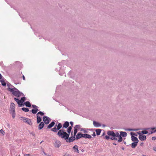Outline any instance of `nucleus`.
<instances>
[{
    "label": "nucleus",
    "mask_w": 156,
    "mask_h": 156,
    "mask_svg": "<svg viewBox=\"0 0 156 156\" xmlns=\"http://www.w3.org/2000/svg\"><path fill=\"white\" fill-rule=\"evenodd\" d=\"M57 135L61 138L66 140L67 143H71L73 142V136H72L69 137V134L65 132L63 129H61L59 130Z\"/></svg>",
    "instance_id": "1"
},
{
    "label": "nucleus",
    "mask_w": 156,
    "mask_h": 156,
    "mask_svg": "<svg viewBox=\"0 0 156 156\" xmlns=\"http://www.w3.org/2000/svg\"><path fill=\"white\" fill-rule=\"evenodd\" d=\"M8 89L9 91L12 93V94L13 95L17 97H19L21 96H23L24 95L23 94L22 92L20 91L16 87L13 88L9 87L8 88Z\"/></svg>",
    "instance_id": "2"
},
{
    "label": "nucleus",
    "mask_w": 156,
    "mask_h": 156,
    "mask_svg": "<svg viewBox=\"0 0 156 156\" xmlns=\"http://www.w3.org/2000/svg\"><path fill=\"white\" fill-rule=\"evenodd\" d=\"M137 133L139 135V138L140 140L143 141L146 140V136L145 135L142 134L140 132H138Z\"/></svg>",
    "instance_id": "3"
},
{
    "label": "nucleus",
    "mask_w": 156,
    "mask_h": 156,
    "mask_svg": "<svg viewBox=\"0 0 156 156\" xmlns=\"http://www.w3.org/2000/svg\"><path fill=\"white\" fill-rule=\"evenodd\" d=\"M43 119L44 122V123H45L46 124H48L50 121V118L46 116L43 117Z\"/></svg>",
    "instance_id": "4"
},
{
    "label": "nucleus",
    "mask_w": 156,
    "mask_h": 156,
    "mask_svg": "<svg viewBox=\"0 0 156 156\" xmlns=\"http://www.w3.org/2000/svg\"><path fill=\"white\" fill-rule=\"evenodd\" d=\"M61 142L58 140H56L54 143V146L55 147L58 148L61 145Z\"/></svg>",
    "instance_id": "5"
},
{
    "label": "nucleus",
    "mask_w": 156,
    "mask_h": 156,
    "mask_svg": "<svg viewBox=\"0 0 156 156\" xmlns=\"http://www.w3.org/2000/svg\"><path fill=\"white\" fill-rule=\"evenodd\" d=\"M107 134L109 136H112V137H115V133L113 131H108Z\"/></svg>",
    "instance_id": "6"
},
{
    "label": "nucleus",
    "mask_w": 156,
    "mask_h": 156,
    "mask_svg": "<svg viewBox=\"0 0 156 156\" xmlns=\"http://www.w3.org/2000/svg\"><path fill=\"white\" fill-rule=\"evenodd\" d=\"M93 124L94 126L96 127H99L101 126V124L100 123L95 121H93Z\"/></svg>",
    "instance_id": "7"
},
{
    "label": "nucleus",
    "mask_w": 156,
    "mask_h": 156,
    "mask_svg": "<svg viewBox=\"0 0 156 156\" xmlns=\"http://www.w3.org/2000/svg\"><path fill=\"white\" fill-rule=\"evenodd\" d=\"M15 105L13 103H11L10 105V109L13 112L15 111Z\"/></svg>",
    "instance_id": "8"
},
{
    "label": "nucleus",
    "mask_w": 156,
    "mask_h": 156,
    "mask_svg": "<svg viewBox=\"0 0 156 156\" xmlns=\"http://www.w3.org/2000/svg\"><path fill=\"white\" fill-rule=\"evenodd\" d=\"M44 126V123L43 122H41L40 123L38 126V129L41 130L42 129Z\"/></svg>",
    "instance_id": "9"
},
{
    "label": "nucleus",
    "mask_w": 156,
    "mask_h": 156,
    "mask_svg": "<svg viewBox=\"0 0 156 156\" xmlns=\"http://www.w3.org/2000/svg\"><path fill=\"white\" fill-rule=\"evenodd\" d=\"M69 122L68 121H66L63 124L62 128H67L69 127Z\"/></svg>",
    "instance_id": "10"
},
{
    "label": "nucleus",
    "mask_w": 156,
    "mask_h": 156,
    "mask_svg": "<svg viewBox=\"0 0 156 156\" xmlns=\"http://www.w3.org/2000/svg\"><path fill=\"white\" fill-rule=\"evenodd\" d=\"M131 140L133 141L138 143L139 140L138 138L135 136H131Z\"/></svg>",
    "instance_id": "11"
},
{
    "label": "nucleus",
    "mask_w": 156,
    "mask_h": 156,
    "mask_svg": "<svg viewBox=\"0 0 156 156\" xmlns=\"http://www.w3.org/2000/svg\"><path fill=\"white\" fill-rule=\"evenodd\" d=\"M55 124V122L52 121L47 126V128L48 129H51L54 125Z\"/></svg>",
    "instance_id": "12"
},
{
    "label": "nucleus",
    "mask_w": 156,
    "mask_h": 156,
    "mask_svg": "<svg viewBox=\"0 0 156 156\" xmlns=\"http://www.w3.org/2000/svg\"><path fill=\"white\" fill-rule=\"evenodd\" d=\"M94 129H84V130L83 131V132L84 133H87L88 132V130L91 131H94Z\"/></svg>",
    "instance_id": "13"
},
{
    "label": "nucleus",
    "mask_w": 156,
    "mask_h": 156,
    "mask_svg": "<svg viewBox=\"0 0 156 156\" xmlns=\"http://www.w3.org/2000/svg\"><path fill=\"white\" fill-rule=\"evenodd\" d=\"M73 148L75 152H77V153H79V151L78 149V146L77 145H74L73 147Z\"/></svg>",
    "instance_id": "14"
},
{
    "label": "nucleus",
    "mask_w": 156,
    "mask_h": 156,
    "mask_svg": "<svg viewBox=\"0 0 156 156\" xmlns=\"http://www.w3.org/2000/svg\"><path fill=\"white\" fill-rule=\"evenodd\" d=\"M121 136L122 137H126L127 136V133L126 132L121 131L120 132Z\"/></svg>",
    "instance_id": "15"
},
{
    "label": "nucleus",
    "mask_w": 156,
    "mask_h": 156,
    "mask_svg": "<svg viewBox=\"0 0 156 156\" xmlns=\"http://www.w3.org/2000/svg\"><path fill=\"white\" fill-rule=\"evenodd\" d=\"M81 133L79 132L77 135L76 136V140H78L80 138H81Z\"/></svg>",
    "instance_id": "16"
},
{
    "label": "nucleus",
    "mask_w": 156,
    "mask_h": 156,
    "mask_svg": "<svg viewBox=\"0 0 156 156\" xmlns=\"http://www.w3.org/2000/svg\"><path fill=\"white\" fill-rule=\"evenodd\" d=\"M24 104L27 107H30L31 106L30 103L28 101L25 102Z\"/></svg>",
    "instance_id": "17"
},
{
    "label": "nucleus",
    "mask_w": 156,
    "mask_h": 156,
    "mask_svg": "<svg viewBox=\"0 0 156 156\" xmlns=\"http://www.w3.org/2000/svg\"><path fill=\"white\" fill-rule=\"evenodd\" d=\"M37 123H39L41 121L42 119L40 117V116L39 115H37Z\"/></svg>",
    "instance_id": "18"
},
{
    "label": "nucleus",
    "mask_w": 156,
    "mask_h": 156,
    "mask_svg": "<svg viewBox=\"0 0 156 156\" xmlns=\"http://www.w3.org/2000/svg\"><path fill=\"white\" fill-rule=\"evenodd\" d=\"M101 130L100 129H96L95 130V131L96 133V134L97 136H98L100 135L101 132Z\"/></svg>",
    "instance_id": "19"
},
{
    "label": "nucleus",
    "mask_w": 156,
    "mask_h": 156,
    "mask_svg": "<svg viewBox=\"0 0 156 156\" xmlns=\"http://www.w3.org/2000/svg\"><path fill=\"white\" fill-rule=\"evenodd\" d=\"M38 111V109H33L31 110L30 111L32 112L33 114H35Z\"/></svg>",
    "instance_id": "20"
},
{
    "label": "nucleus",
    "mask_w": 156,
    "mask_h": 156,
    "mask_svg": "<svg viewBox=\"0 0 156 156\" xmlns=\"http://www.w3.org/2000/svg\"><path fill=\"white\" fill-rule=\"evenodd\" d=\"M138 143L136 142H134L131 144V147L133 148H134L137 145Z\"/></svg>",
    "instance_id": "21"
},
{
    "label": "nucleus",
    "mask_w": 156,
    "mask_h": 156,
    "mask_svg": "<svg viewBox=\"0 0 156 156\" xmlns=\"http://www.w3.org/2000/svg\"><path fill=\"white\" fill-rule=\"evenodd\" d=\"M57 125H56L52 129H51V131H52L55 132H57L58 131V130L57 129V128H56Z\"/></svg>",
    "instance_id": "22"
},
{
    "label": "nucleus",
    "mask_w": 156,
    "mask_h": 156,
    "mask_svg": "<svg viewBox=\"0 0 156 156\" xmlns=\"http://www.w3.org/2000/svg\"><path fill=\"white\" fill-rule=\"evenodd\" d=\"M81 126L80 125H76L74 127V129H76V130H77L78 131V130H80V128Z\"/></svg>",
    "instance_id": "23"
},
{
    "label": "nucleus",
    "mask_w": 156,
    "mask_h": 156,
    "mask_svg": "<svg viewBox=\"0 0 156 156\" xmlns=\"http://www.w3.org/2000/svg\"><path fill=\"white\" fill-rule=\"evenodd\" d=\"M62 127V125L61 123H59L57 127V129L58 130H60V129Z\"/></svg>",
    "instance_id": "24"
},
{
    "label": "nucleus",
    "mask_w": 156,
    "mask_h": 156,
    "mask_svg": "<svg viewBox=\"0 0 156 156\" xmlns=\"http://www.w3.org/2000/svg\"><path fill=\"white\" fill-rule=\"evenodd\" d=\"M72 129V126H70L69 127H68V128L67 129V133H68L69 134L70 133Z\"/></svg>",
    "instance_id": "25"
},
{
    "label": "nucleus",
    "mask_w": 156,
    "mask_h": 156,
    "mask_svg": "<svg viewBox=\"0 0 156 156\" xmlns=\"http://www.w3.org/2000/svg\"><path fill=\"white\" fill-rule=\"evenodd\" d=\"M26 123H27L30 125H31L32 124V122L31 120L30 119H28L26 121Z\"/></svg>",
    "instance_id": "26"
},
{
    "label": "nucleus",
    "mask_w": 156,
    "mask_h": 156,
    "mask_svg": "<svg viewBox=\"0 0 156 156\" xmlns=\"http://www.w3.org/2000/svg\"><path fill=\"white\" fill-rule=\"evenodd\" d=\"M22 110L25 112H28L29 111V110L28 108L23 107L22 108Z\"/></svg>",
    "instance_id": "27"
},
{
    "label": "nucleus",
    "mask_w": 156,
    "mask_h": 156,
    "mask_svg": "<svg viewBox=\"0 0 156 156\" xmlns=\"http://www.w3.org/2000/svg\"><path fill=\"white\" fill-rule=\"evenodd\" d=\"M1 82L2 85L4 86H5L6 85V83L3 80H2L0 81Z\"/></svg>",
    "instance_id": "28"
},
{
    "label": "nucleus",
    "mask_w": 156,
    "mask_h": 156,
    "mask_svg": "<svg viewBox=\"0 0 156 156\" xmlns=\"http://www.w3.org/2000/svg\"><path fill=\"white\" fill-rule=\"evenodd\" d=\"M40 115L41 116H42L44 115V114L43 112H42L41 111H40V112H38L37 113V115Z\"/></svg>",
    "instance_id": "29"
},
{
    "label": "nucleus",
    "mask_w": 156,
    "mask_h": 156,
    "mask_svg": "<svg viewBox=\"0 0 156 156\" xmlns=\"http://www.w3.org/2000/svg\"><path fill=\"white\" fill-rule=\"evenodd\" d=\"M17 104L20 106H22L23 105V102L19 100L18 101H17Z\"/></svg>",
    "instance_id": "30"
},
{
    "label": "nucleus",
    "mask_w": 156,
    "mask_h": 156,
    "mask_svg": "<svg viewBox=\"0 0 156 156\" xmlns=\"http://www.w3.org/2000/svg\"><path fill=\"white\" fill-rule=\"evenodd\" d=\"M28 119L23 117H22L20 118V119L21 120H23L24 122H26V121Z\"/></svg>",
    "instance_id": "31"
},
{
    "label": "nucleus",
    "mask_w": 156,
    "mask_h": 156,
    "mask_svg": "<svg viewBox=\"0 0 156 156\" xmlns=\"http://www.w3.org/2000/svg\"><path fill=\"white\" fill-rule=\"evenodd\" d=\"M125 130H126V131H136V130H138V129H133L128 128V129H125Z\"/></svg>",
    "instance_id": "32"
},
{
    "label": "nucleus",
    "mask_w": 156,
    "mask_h": 156,
    "mask_svg": "<svg viewBox=\"0 0 156 156\" xmlns=\"http://www.w3.org/2000/svg\"><path fill=\"white\" fill-rule=\"evenodd\" d=\"M91 138L92 136L90 135L86 134V136L85 138L91 139Z\"/></svg>",
    "instance_id": "33"
},
{
    "label": "nucleus",
    "mask_w": 156,
    "mask_h": 156,
    "mask_svg": "<svg viewBox=\"0 0 156 156\" xmlns=\"http://www.w3.org/2000/svg\"><path fill=\"white\" fill-rule=\"evenodd\" d=\"M148 133V132L146 130H143L141 131V133L143 134H147Z\"/></svg>",
    "instance_id": "34"
},
{
    "label": "nucleus",
    "mask_w": 156,
    "mask_h": 156,
    "mask_svg": "<svg viewBox=\"0 0 156 156\" xmlns=\"http://www.w3.org/2000/svg\"><path fill=\"white\" fill-rule=\"evenodd\" d=\"M118 138H119V139L118 141V142H121L122 141V136H120L119 137H118Z\"/></svg>",
    "instance_id": "35"
},
{
    "label": "nucleus",
    "mask_w": 156,
    "mask_h": 156,
    "mask_svg": "<svg viewBox=\"0 0 156 156\" xmlns=\"http://www.w3.org/2000/svg\"><path fill=\"white\" fill-rule=\"evenodd\" d=\"M115 137H118L119 136H121L120 134H119V133L118 132H116L115 133Z\"/></svg>",
    "instance_id": "36"
},
{
    "label": "nucleus",
    "mask_w": 156,
    "mask_h": 156,
    "mask_svg": "<svg viewBox=\"0 0 156 156\" xmlns=\"http://www.w3.org/2000/svg\"><path fill=\"white\" fill-rule=\"evenodd\" d=\"M130 134L131 135V136H137V135L134 132H131L130 133Z\"/></svg>",
    "instance_id": "37"
},
{
    "label": "nucleus",
    "mask_w": 156,
    "mask_h": 156,
    "mask_svg": "<svg viewBox=\"0 0 156 156\" xmlns=\"http://www.w3.org/2000/svg\"><path fill=\"white\" fill-rule=\"evenodd\" d=\"M26 100V98L25 97H22V98H21V99L20 100V101H21L23 103V102H24Z\"/></svg>",
    "instance_id": "38"
},
{
    "label": "nucleus",
    "mask_w": 156,
    "mask_h": 156,
    "mask_svg": "<svg viewBox=\"0 0 156 156\" xmlns=\"http://www.w3.org/2000/svg\"><path fill=\"white\" fill-rule=\"evenodd\" d=\"M110 139L111 140H118L117 138L115 137H110Z\"/></svg>",
    "instance_id": "39"
},
{
    "label": "nucleus",
    "mask_w": 156,
    "mask_h": 156,
    "mask_svg": "<svg viewBox=\"0 0 156 156\" xmlns=\"http://www.w3.org/2000/svg\"><path fill=\"white\" fill-rule=\"evenodd\" d=\"M78 132V130H76V129H74V133H73V135L74 136H75L76 133H77Z\"/></svg>",
    "instance_id": "40"
},
{
    "label": "nucleus",
    "mask_w": 156,
    "mask_h": 156,
    "mask_svg": "<svg viewBox=\"0 0 156 156\" xmlns=\"http://www.w3.org/2000/svg\"><path fill=\"white\" fill-rule=\"evenodd\" d=\"M32 108H33L34 109H37V108L38 107L36 105H32Z\"/></svg>",
    "instance_id": "41"
},
{
    "label": "nucleus",
    "mask_w": 156,
    "mask_h": 156,
    "mask_svg": "<svg viewBox=\"0 0 156 156\" xmlns=\"http://www.w3.org/2000/svg\"><path fill=\"white\" fill-rule=\"evenodd\" d=\"M86 135V134H82L81 133V136L82 137H83V138H85Z\"/></svg>",
    "instance_id": "42"
},
{
    "label": "nucleus",
    "mask_w": 156,
    "mask_h": 156,
    "mask_svg": "<svg viewBox=\"0 0 156 156\" xmlns=\"http://www.w3.org/2000/svg\"><path fill=\"white\" fill-rule=\"evenodd\" d=\"M0 133L3 134H4V133H5V132L2 129H1L0 130Z\"/></svg>",
    "instance_id": "43"
},
{
    "label": "nucleus",
    "mask_w": 156,
    "mask_h": 156,
    "mask_svg": "<svg viewBox=\"0 0 156 156\" xmlns=\"http://www.w3.org/2000/svg\"><path fill=\"white\" fill-rule=\"evenodd\" d=\"M105 138L106 140H108L110 138V137L108 136H105Z\"/></svg>",
    "instance_id": "44"
},
{
    "label": "nucleus",
    "mask_w": 156,
    "mask_h": 156,
    "mask_svg": "<svg viewBox=\"0 0 156 156\" xmlns=\"http://www.w3.org/2000/svg\"><path fill=\"white\" fill-rule=\"evenodd\" d=\"M75 136H74V135H73V138H72V140H73V142L75 140H76V137H75Z\"/></svg>",
    "instance_id": "45"
},
{
    "label": "nucleus",
    "mask_w": 156,
    "mask_h": 156,
    "mask_svg": "<svg viewBox=\"0 0 156 156\" xmlns=\"http://www.w3.org/2000/svg\"><path fill=\"white\" fill-rule=\"evenodd\" d=\"M156 139V137L155 136H153L152 138V140H155Z\"/></svg>",
    "instance_id": "46"
},
{
    "label": "nucleus",
    "mask_w": 156,
    "mask_h": 156,
    "mask_svg": "<svg viewBox=\"0 0 156 156\" xmlns=\"http://www.w3.org/2000/svg\"><path fill=\"white\" fill-rule=\"evenodd\" d=\"M84 128H80V131H81L83 132V131L84 130Z\"/></svg>",
    "instance_id": "47"
},
{
    "label": "nucleus",
    "mask_w": 156,
    "mask_h": 156,
    "mask_svg": "<svg viewBox=\"0 0 156 156\" xmlns=\"http://www.w3.org/2000/svg\"><path fill=\"white\" fill-rule=\"evenodd\" d=\"M7 86H8V87H10V86H11V85L10 83H7Z\"/></svg>",
    "instance_id": "48"
},
{
    "label": "nucleus",
    "mask_w": 156,
    "mask_h": 156,
    "mask_svg": "<svg viewBox=\"0 0 156 156\" xmlns=\"http://www.w3.org/2000/svg\"><path fill=\"white\" fill-rule=\"evenodd\" d=\"M93 136H96V134L94 132L93 133V134L92 135Z\"/></svg>",
    "instance_id": "49"
},
{
    "label": "nucleus",
    "mask_w": 156,
    "mask_h": 156,
    "mask_svg": "<svg viewBox=\"0 0 156 156\" xmlns=\"http://www.w3.org/2000/svg\"><path fill=\"white\" fill-rule=\"evenodd\" d=\"M14 99L15 100V101L17 102L19 100L18 99L16 98H14Z\"/></svg>",
    "instance_id": "50"
},
{
    "label": "nucleus",
    "mask_w": 156,
    "mask_h": 156,
    "mask_svg": "<svg viewBox=\"0 0 156 156\" xmlns=\"http://www.w3.org/2000/svg\"><path fill=\"white\" fill-rule=\"evenodd\" d=\"M70 123L72 126H73V122H70Z\"/></svg>",
    "instance_id": "51"
},
{
    "label": "nucleus",
    "mask_w": 156,
    "mask_h": 156,
    "mask_svg": "<svg viewBox=\"0 0 156 156\" xmlns=\"http://www.w3.org/2000/svg\"><path fill=\"white\" fill-rule=\"evenodd\" d=\"M24 156H30V155L29 154H24Z\"/></svg>",
    "instance_id": "52"
},
{
    "label": "nucleus",
    "mask_w": 156,
    "mask_h": 156,
    "mask_svg": "<svg viewBox=\"0 0 156 156\" xmlns=\"http://www.w3.org/2000/svg\"><path fill=\"white\" fill-rule=\"evenodd\" d=\"M64 156H70V155L69 154H65Z\"/></svg>",
    "instance_id": "53"
},
{
    "label": "nucleus",
    "mask_w": 156,
    "mask_h": 156,
    "mask_svg": "<svg viewBox=\"0 0 156 156\" xmlns=\"http://www.w3.org/2000/svg\"><path fill=\"white\" fill-rule=\"evenodd\" d=\"M15 113V112H12V117L13 118H14L15 117V115H14V114Z\"/></svg>",
    "instance_id": "54"
},
{
    "label": "nucleus",
    "mask_w": 156,
    "mask_h": 156,
    "mask_svg": "<svg viewBox=\"0 0 156 156\" xmlns=\"http://www.w3.org/2000/svg\"><path fill=\"white\" fill-rule=\"evenodd\" d=\"M153 149L154 151H156V147H153Z\"/></svg>",
    "instance_id": "55"
},
{
    "label": "nucleus",
    "mask_w": 156,
    "mask_h": 156,
    "mask_svg": "<svg viewBox=\"0 0 156 156\" xmlns=\"http://www.w3.org/2000/svg\"><path fill=\"white\" fill-rule=\"evenodd\" d=\"M105 132H104L102 134V136H105Z\"/></svg>",
    "instance_id": "56"
},
{
    "label": "nucleus",
    "mask_w": 156,
    "mask_h": 156,
    "mask_svg": "<svg viewBox=\"0 0 156 156\" xmlns=\"http://www.w3.org/2000/svg\"><path fill=\"white\" fill-rule=\"evenodd\" d=\"M10 88H13L15 87H14L12 85H11V86H10Z\"/></svg>",
    "instance_id": "57"
},
{
    "label": "nucleus",
    "mask_w": 156,
    "mask_h": 156,
    "mask_svg": "<svg viewBox=\"0 0 156 156\" xmlns=\"http://www.w3.org/2000/svg\"><path fill=\"white\" fill-rule=\"evenodd\" d=\"M155 128L154 127H152L151 128V129L152 130H154L155 129Z\"/></svg>",
    "instance_id": "58"
},
{
    "label": "nucleus",
    "mask_w": 156,
    "mask_h": 156,
    "mask_svg": "<svg viewBox=\"0 0 156 156\" xmlns=\"http://www.w3.org/2000/svg\"><path fill=\"white\" fill-rule=\"evenodd\" d=\"M23 80H25V77L24 75L23 76Z\"/></svg>",
    "instance_id": "59"
},
{
    "label": "nucleus",
    "mask_w": 156,
    "mask_h": 156,
    "mask_svg": "<svg viewBox=\"0 0 156 156\" xmlns=\"http://www.w3.org/2000/svg\"><path fill=\"white\" fill-rule=\"evenodd\" d=\"M150 129H151V128H147L145 129V130H149Z\"/></svg>",
    "instance_id": "60"
},
{
    "label": "nucleus",
    "mask_w": 156,
    "mask_h": 156,
    "mask_svg": "<svg viewBox=\"0 0 156 156\" xmlns=\"http://www.w3.org/2000/svg\"><path fill=\"white\" fill-rule=\"evenodd\" d=\"M152 133H153L152 132V131H151V132L149 133V134L150 135V134H152Z\"/></svg>",
    "instance_id": "61"
},
{
    "label": "nucleus",
    "mask_w": 156,
    "mask_h": 156,
    "mask_svg": "<svg viewBox=\"0 0 156 156\" xmlns=\"http://www.w3.org/2000/svg\"><path fill=\"white\" fill-rule=\"evenodd\" d=\"M156 132V129L155 130H154L152 131V132L153 133H154Z\"/></svg>",
    "instance_id": "62"
},
{
    "label": "nucleus",
    "mask_w": 156,
    "mask_h": 156,
    "mask_svg": "<svg viewBox=\"0 0 156 156\" xmlns=\"http://www.w3.org/2000/svg\"><path fill=\"white\" fill-rule=\"evenodd\" d=\"M143 144H144L143 143V142L141 143L140 144V146H142L143 145Z\"/></svg>",
    "instance_id": "63"
},
{
    "label": "nucleus",
    "mask_w": 156,
    "mask_h": 156,
    "mask_svg": "<svg viewBox=\"0 0 156 156\" xmlns=\"http://www.w3.org/2000/svg\"><path fill=\"white\" fill-rule=\"evenodd\" d=\"M121 148L122 150H124V149H125L124 147H122Z\"/></svg>",
    "instance_id": "64"
}]
</instances>
